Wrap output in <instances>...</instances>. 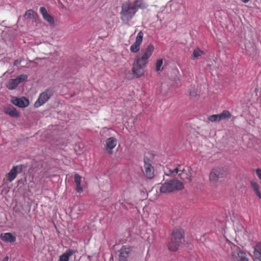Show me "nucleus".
<instances>
[{"mask_svg": "<svg viewBox=\"0 0 261 261\" xmlns=\"http://www.w3.org/2000/svg\"><path fill=\"white\" fill-rule=\"evenodd\" d=\"M154 50V46L150 44L141 50V53L136 56L133 64L132 71L136 77L142 76L144 74V68L147 65L149 58Z\"/></svg>", "mask_w": 261, "mask_h": 261, "instance_id": "nucleus-1", "label": "nucleus"}, {"mask_svg": "<svg viewBox=\"0 0 261 261\" xmlns=\"http://www.w3.org/2000/svg\"><path fill=\"white\" fill-rule=\"evenodd\" d=\"M147 5L142 0H136L134 3L128 2L122 4L120 16L121 20L124 23H127L135 15L139 8L145 9Z\"/></svg>", "mask_w": 261, "mask_h": 261, "instance_id": "nucleus-2", "label": "nucleus"}, {"mask_svg": "<svg viewBox=\"0 0 261 261\" xmlns=\"http://www.w3.org/2000/svg\"><path fill=\"white\" fill-rule=\"evenodd\" d=\"M167 176H175L177 175L181 179L192 180V169L189 167L182 165H178L174 169H169L165 173Z\"/></svg>", "mask_w": 261, "mask_h": 261, "instance_id": "nucleus-3", "label": "nucleus"}, {"mask_svg": "<svg viewBox=\"0 0 261 261\" xmlns=\"http://www.w3.org/2000/svg\"><path fill=\"white\" fill-rule=\"evenodd\" d=\"M184 188L183 183L177 180L173 179L164 182L160 188L162 193H168L175 191L181 190Z\"/></svg>", "mask_w": 261, "mask_h": 261, "instance_id": "nucleus-4", "label": "nucleus"}, {"mask_svg": "<svg viewBox=\"0 0 261 261\" xmlns=\"http://www.w3.org/2000/svg\"><path fill=\"white\" fill-rule=\"evenodd\" d=\"M182 237V230L175 229L172 234L171 241L168 245L169 249L173 251H176L181 244Z\"/></svg>", "mask_w": 261, "mask_h": 261, "instance_id": "nucleus-5", "label": "nucleus"}, {"mask_svg": "<svg viewBox=\"0 0 261 261\" xmlns=\"http://www.w3.org/2000/svg\"><path fill=\"white\" fill-rule=\"evenodd\" d=\"M228 254L232 261H249L246 253L236 245L230 246Z\"/></svg>", "mask_w": 261, "mask_h": 261, "instance_id": "nucleus-6", "label": "nucleus"}, {"mask_svg": "<svg viewBox=\"0 0 261 261\" xmlns=\"http://www.w3.org/2000/svg\"><path fill=\"white\" fill-rule=\"evenodd\" d=\"M53 91L51 89H47L41 93L34 104L36 108H38L44 104L53 95Z\"/></svg>", "mask_w": 261, "mask_h": 261, "instance_id": "nucleus-7", "label": "nucleus"}, {"mask_svg": "<svg viewBox=\"0 0 261 261\" xmlns=\"http://www.w3.org/2000/svg\"><path fill=\"white\" fill-rule=\"evenodd\" d=\"M225 175L224 170L221 168L213 169L210 173V180L213 183L218 181L220 178H223Z\"/></svg>", "mask_w": 261, "mask_h": 261, "instance_id": "nucleus-8", "label": "nucleus"}, {"mask_svg": "<svg viewBox=\"0 0 261 261\" xmlns=\"http://www.w3.org/2000/svg\"><path fill=\"white\" fill-rule=\"evenodd\" d=\"M27 78L28 75L26 74L19 75L16 79L10 80L7 84V87L10 90L15 89L20 83Z\"/></svg>", "mask_w": 261, "mask_h": 261, "instance_id": "nucleus-9", "label": "nucleus"}, {"mask_svg": "<svg viewBox=\"0 0 261 261\" xmlns=\"http://www.w3.org/2000/svg\"><path fill=\"white\" fill-rule=\"evenodd\" d=\"M143 34L140 31L137 35L135 42L130 47V50L132 53H137L140 49V46L143 40Z\"/></svg>", "mask_w": 261, "mask_h": 261, "instance_id": "nucleus-10", "label": "nucleus"}, {"mask_svg": "<svg viewBox=\"0 0 261 261\" xmlns=\"http://www.w3.org/2000/svg\"><path fill=\"white\" fill-rule=\"evenodd\" d=\"M131 251L129 247L123 246L119 250V261H127Z\"/></svg>", "mask_w": 261, "mask_h": 261, "instance_id": "nucleus-11", "label": "nucleus"}, {"mask_svg": "<svg viewBox=\"0 0 261 261\" xmlns=\"http://www.w3.org/2000/svg\"><path fill=\"white\" fill-rule=\"evenodd\" d=\"M117 140L114 137H110L106 140V144L105 148L106 150L109 153L112 154V150L117 145Z\"/></svg>", "mask_w": 261, "mask_h": 261, "instance_id": "nucleus-12", "label": "nucleus"}, {"mask_svg": "<svg viewBox=\"0 0 261 261\" xmlns=\"http://www.w3.org/2000/svg\"><path fill=\"white\" fill-rule=\"evenodd\" d=\"M144 174L145 176L149 179H151L154 176V169L151 165L147 162L144 159Z\"/></svg>", "mask_w": 261, "mask_h": 261, "instance_id": "nucleus-13", "label": "nucleus"}, {"mask_svg": "<svg viewBox=\"0 0 261 261\" xmlns=\"http://www.w3.org/2000/svg\"><path fill=\"white\" fill-rule=\"evenodd\" d=\"M12 102L14 105L20 108H25L29 105V100L24 97L13 98L12 100Z\"/></svg>", "mask_w": 261, "mask_h": 261, "instance_id": "nucleus-14", "label": "nucleus"}, {"mask_svg": "<svg viewBox=\"0 0 261 261\" xmlns=\"http://www.w3.org/2000/svg\"><path fill=\"white\" fill-rule=\"evenodd\" d=\"M22 168L19 166H16L12 168V169L8 173V180L11 182L16 177L17 174L21 171Z\"/></svg>", "mask_w": 261, "mask_h": 261, "instance_id": "nucleus-15", "label": "nucleus"}, {"mask_svg": "<svg viewBox=\"0 0 261 261\" xmlns=\"http://www.w3.org/2000/svg\"><path fill=\"white\" fill-rule=\"evenodd\" d=\"M0 238L2 241L12 243L14 242L16 240L15 237L11 233L8 232L1 234Z\"/></svg>", "mask_w": 261, "mask_h": 261, "instance_id": "nucleus-16", "label": "nucleus"}, {"mask_svg": "<svg viewBox=\"0 0 261 261\" xmlns=\"http://www.w3.org/2000/svg\"><path fill=\"white\" fill-rule=\"evenodd\" d=\"M4 112L6 114L13 117L19 116V113L16 109L13 107H8L5 108Z\"/></svg>", "mask_w": 261, "mask_h": 261, "instance_id": "nucleus-17", "label": "nucleus"}, {"mask_svg": "<svg viewBox=\"0 0 261 261\" xmlns=\"http://www.w3.org/2000/svg\"><path fill=\"white\" fill-rule=\"evenodd\" d=\"M253 254L256 259L261 261V242L255 246Z\"/></svg>", "mask_w": 261, "mask_h": 261, "instance_id": "nucleus-18", "label": "nucleus"}, {"mask_svg": "<svg viewBox=\"0 0 261 261\" xmlns=\"http://www.w3.org/2000/svg\"><path fill=\"white\" fill-rule=\"evenodd\" d=\"M74 251L69 249L60 256L59 261H68L70 256L73 254Z\"/></svg>", "mask_w": 261, "mask_h": 261, "instance_id": "nucleus-19", "label": "nucleus"}, {"mask_svg": "<svg viewBox=\"0 0 261 261\" xmlns=\"http://www.w3.org/2000/svg\"><path fill=\"white\" fill-rule=\"evenodd\" d=\"M251 185L253 191L255 193V194L259 198H261V193L259 191V185L254 181H251Z\"/></svg>", "mask_w": 261, "mask_h": 261, "instance_id": "nucleus-20", "label": "nucleus"}, {"mask_svg": "<svg viewBox=\"0 0 261 261\" xmlns=\"http://www.w3.org/2000/svg\"><path fill=\"white\" fill-rule=\"evenodd\" d=\"M219 116L220 120L221 121L229 119L231 115L229 111L224 110L221 113L219 114Z\"/></svg>", "mask_w": 261, "mask_h": 261, "instance_id": "nucleus-21", "label": "nucleus"}, {"mask_svg": "<svg viewBox=\"0 0 261 261\" xmlns=\"http://www.w3.org/2000/svg\"><path fill=\"white\" fill-rule=\"evenodd\" d=\"M43 19L50 24L54 23V18L49 13L46 14L43 17Z\"/></svg>", "mask_w": 261, "mask_h": 261, "instance_id": "nucleus-22", "label": "nucleus"}, {"mask_svg": "<svg viewBox=\"0 0 261 261\" xmlns=\"http://www.w3.org/2000/svg\"><path fill=\"white\" fill-rule=\"evenodd\" d=\"M203 54V52L200 50L199 48L195 49L194 50L193 53V59H195L198 58L199 56H201Z\"/></svg>", "mask_w": 261, "mask_h": 261, "instance_id": "nucleus-23", "label": "nucleus"}, {"mask_svg": "<svg viewBox=\"0 0 261 261\" xmlns=\"http://www.w3.org/2000/svg\"><path fill=\"white\" fill-rule=\"evenodd\" d=\"M37 15L36 13H34V12L32 10H28L24 15V17H27L28 18H32L35 17V15Z\"/></svg>", "mask_w": 261, "mask_h": 261, "instance_id": "nucleus-24", "label": "nucleus"}, {"mask_svg": "<svg viewBox=\"0 0 261 261\" xmlns=\"http://www.w3.org/2000/svg\"><path fill=\"white\" fill-rule=\"evenodd\" d=\"M208 120L211 122L220 121L219 114L212 115L208 117Z\"/></svg>", "mask_w": 261, "mask_h": 261, "instance_id": "nucleus-25", "label": "nucleus"}, {"mask_svg": "<svg viewBox=\"0 0 261 261\" xmlns=\"http://www.w3.org/2000/svg\"><path fill=\"white\" fill-rule=\"evenodd\" d=\"M163 60L162 59L159 60L156 62V70L157 71H161L163 69Z\"/></svg>", "mask_w": 261, "mask_h": 261, "instance_id": "nucleus-26", "label": "nucleus"}, {"mask_svg": "<svg viewBox=\"0 0 261 261\" xmlns=\"http://www.w3.org/2000/svg\"><path fill=\"white\" fill-rule=\"evenodd\" d=\"M81 176H80L79 174H75L74 177V180L76 185H78L81 184Z\"/></svg>", "mask_w": 261, "mask_h": 261, "instance_id": "nucleus-27", "label": "nucleus"}, {"mask_svg": "<svg viewBox=\"0 0 261 261\" xmlns=\"http://www.w3.org/2000/svg\"><path fill=\"white\" fill-rule=\"evenodd\" d=\"M39 11H40V13L41 14L42 17H43L46 14L48 13L46 9L44 7H40L39 9Z\"/></svg>", "mask_w": 261, "mask_h": 261, "instance_id": "nucleus-28", "label": "nucleus"}, {"mask_svg": "<svg viewBox=\"0 0 261 261\" xmlns=\"http://www.w3.org/2000/svg\"><path fill=\"white\" fill-rule=\"evenodd\" d=\"M76 190L77 192H78V193L82 192L83 191V188L81 186V184L78 185H76Z\"/></svg>", "mask_w": 261, "mask_h": 261, "instance_id": "nucleus-29", "label": "nucleus"}, {"mask_svg": "<svg viewBox=\"0 0 261 261\" xmlns=\"http://www.w3.org/2000/svg\"><path fill=\"white\" fill-rule=\"evenodd\" d=\"M189 94H190V96H191L192 97H195V96H196V95L197 94V91L195 89H193L192 91L191 90L189 92Z\"/></svg>", "mask_w": 261, "mask_h": 261, "instance_id": "nucleus-30", "label": "nucleus"}, {"mask_svg": "<svg viewBox=\"0 0 261 261\" xmlns=\"http://www.w3.org/2000/svg\"><path fill=\"white\" fill-rule=\"evenodd\" d=\"M256 174L257 175L259 178L261 179V169H257L256 170Z\"/></svg>", "mask_w": 261, "mask_h": 261, "instance_id": "nucleus-31", "label": "nucleus"}, {"mask_svg": "<svg viewBox=\"0 0 261 261\" xmlns=\"http://www.w3.org/2000/svg\"><path fill=\"white\" fill-rule=\"evenodd\" d=\"M20 62L18 60H15L14 63V65L17 66L19 64Z\"/></svg>", "mask_w": 261, "mask_h": 261, "instance_id": "nucleus-32", "label": "nucleus"}, {"mask_svg": "<svg viewBox=\"0 0 261 261\" xmlns=\"http://www.w3.org/2000/svg\"><path fill=\"white\" fill-rule=\"evenodd\" d=\"M9 257L8 256L5 257L2 261H8Z\"/></svg>", "mask_w": 261, "mask_h": 261, "instance_id": "nucleus-33", "label": "nucleus"}, {"mask_svg": "<svg viewBox=\"0 0 261 261\" xmlns=\"http://www.w3.org/2000/svg\"><path fill=\"white\" fill-rule=\"evenodd\" d=\"M243 3H247L249 0H241Z\"/></svg>", "mask_w": 261, "mask_h": 261, "instance_id": "nucleus-34", "label": "nucleus"}]
</instances>
